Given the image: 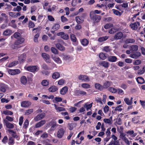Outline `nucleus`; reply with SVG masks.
<instances>
[{"label": "nucleus", "mask_w": 145, "mask_h": 145, "mask_svg": "<svg viewBox=\"0 0 145 145\" xmlns=\"http://www.w3.org/2000/svg\"><path fill=\"white\" fill-rule=\"evenodd\" d=\"M109 91L112 93H115L117 91V89L114 88L110 87L108 89Z\"/></svg>", "instance_id": "55"}, {"label": "nucleus", "mask_w": 145, "mask_h": 145, "mask_svg": "<svg viewBox=\"0 0 145 145\" xmlns=\"http://www.w3.org/2000/svg\"><path fill=\"white\" fill-rule=\"evenodd\" d=\"M21 83L24 85H25L27 82V79L25 76H22L20 79Z\"/></svg>", "instance_id": "21"}, {"label": "nucleus", "mask_w": 145, "mask_h": 145, "mask_svg": "<svg viewBox=\"0 0 145 145\" xmlns=\"http://www.w3.org/2000/svg\"><path fill=\"white\" fill-rule=\"evenodd\" d=\"M96 7H98L100 8H104V9L103 10L104 11L105 10V9L106 10L107 9L106 6L102 4H97L96 6Z\"/></svg>", "instance_id": "39"}, {"label": "nucleus", "mask_w": 145, "mask_h": 145, "mask_svg": "<svg viewBox=\"0 0 145 145\" xmlns=\"http://www.w3.org/2000/svg\"><path fill=\"white\" fill-rule=\"evenodd\" d=\"M12 33V32L11 30L7 29L4 32L3 34L5 36H8L10 35Z\"/></svg>", "instance_id": "34"}, {"label": "nucleus", "mask_w": 145, "mask_h": 145, "mask_svg": "<svg viewBox=\"0 0 145 145\" xmlns=\"http://www.w3.org/2000/svg\"><path fill=\"white\" fill-rule=\"evenodd\" d=\"M46 123L45 120H42L37 123L35 125V127L36 128H39L44 125Z\"/></svg>", "instance_id": "16"}, {"label": "nucleus", "mask_w": 145, "mask_h": 145, "mask_svg": "<svg viewBox=\"0 0 145 145\" xmlns=\"http://www.w3.org/2000/svg\"><path fill=\"white\" fill-rule=\"evenodd\" d=\"M45 116V113L40 114L35 117L34 120L35 121H37L43 119Z\"/></svg>", "instance_id": "11"}, {"label": "nucleus", "mask_w": 145, "mask_h": 145, "mask_svg": "<svg viewBox=\"0 0 145 145\" xmlns=\"http://www.w3.org/2000/svg\"><path fill=\"white\" fill-rule=\"evenodd\" d=\"M114 14L117 15L121 16V14L119 11L114 9L112 10Z\"/></svg>", "instance_id": "59"}, {"label": "nucleus", "mask_w": 145, "mask_h": 145, "mask_svg": "<svg viewBox=\"0 0 145 145\" xmlns=\"http://www.w3.org/2000/svg\"><path fill=\"white\" fill-rule=\"evenodd\" d=\"M126 135L123 133L121 132L120 136V138L123 141L126 139L127 138L125 136Z\"/></svg>", "instance_id": "52"}, {"label": "nucleus", "mask_w": 145, "mask_h": 145, "mask_svg": "<svg viewBox=\"0 0 145 145\" xmlns=\"http://www.w3.org/2000/svg\"><path fill=\"white\" fill-rule=\"evenodd\" d=\"M60 76V75L59 72H55L53 74L52 77L54 79H57Z\"/></svg>", "instance_id": "28"}, {"label": "nucleus", "mask_w": 145, "mask_h": 145, "mask_svg": "<svg viewBox=\"0 0 145 145\" xmlns=\"http://www.w3.org/2000/svg\"><path fill=\"white\" fill-rule=\"evenodd\" d=\"M5 123V125L7 128L9 129H12L14 128V125L12 123H10L7 120H4Z\"/></svg>", "instance_id": "26"}, {"label": "nucleus", "mask_w": 145, "mask_h": 145, "mask_svg": "<svg viewBox=\"0 0 145 145\" xmlns=\"http://www.w3.org/2000/svg\"><path fill=\"white\" fill-rule=\"evenodd\" d=\"M81 44L84 46H87L88 44L89 41L86 39H84L80 40Z\"/></svg>", "instance_id": "24"}, {"label": "nucleus", "mask_w": 145, "mask_h": 145, "mask_svg": "<svg viewBox=\"0 0 145 145\" xmlns=\"http://www.w3.org/2000/svg\"><path fill=\"white\" fill-rule=\"evenodd\" d=\"M7 71L8 73L12 75H14L17 74H18L20 73V71L18 69H8Z\"/></svg>", "instance_id": "6"}, {"label": "nucleus", "mask_w": 145, "mask_h": 145, "mask_svg": "<svg viewBox=\"0 0 145 145\" xmlns=\"http://www.w3.org/2000/svg\"><path fill=\"white\" fill-rule=\"evenodd\" d=\"M78 78L80 80L84 82H88L90 81L89 77L85 75L80 74L78 76Z\"/></svg>", "instance_id": "4"}, {"label": "nucleus", "mask_w": 145, "mask_h": 145, "mask_svg": "<svg viewBox=\"0 0 145 145\" xmlns=\"http://www.w3.org/2000/svg\"><path fill=\"white\" fill-rule=\"evenodd\" d=\"M89 16L90 19L93 21L94 24L99 22L102 18L101 16L100 15L94 14V12L93 11L90 12Z\"/></svg>", "instance_id": "1"}, {"label": "nucleus", "mask_w": 145, "mask_h": 145, "mask_svg": "<svg viewBox=\"0 0 145 145\" xmlns=\"http://www.w3.org/2000/svg\"><path fill=\"white\" fill-rule=\"evenodd\" d=\"M123 36V34L122 32H118L116 33L114 36V39L116 40L121 39Z\"/></svg>", "instance_id": "18"}, {"label": "nucleus", "mask_w": 145, "mask_h": 145, "mask_svg": "<svg viewBox=\"0 0 145 145\" xmlns=\"http://www.w3.org/2000/svg\"><path fill=\"white\" fill-rule=\"evenodd\" d=\"M141 61L140 59H137L133 63L134 65H138L141 64Z\"/></svg>", "instance_id": "61"}, {"label": "nucleus", "mask_w": 145, "mask_h": 145, "mask_svg": "<svg viewBox=\"0 0 145 145\" xmlns=\"http://www.w3.org/2000/svg\"><path fill=\"white\" fill-rule=\"evenodd\" d=\"M26 55L25 54H22L19 57V60L21 61H24L25 59Z\"/></svg>", "instance_id": "42"}, {"label": "nucleus", "mask_w": 145, "mask_h": 145, "mask_svg": "<svg viewBox=\"0 0 145 145\" xmlns=\"http://www.w3.org/2000/svg\"><path fill=\"white\" fill-rule=\"evenodd\" d=\"M56 48L60 51H64L65 50V47L59 43H57L56 45Z\"/></svg>", "instance_id": "29"}, {"label": "nucleus", "mask_w": 145, "mask_h": 145, "mask_svg": "<svg viewBox=\"0 0 145 145\" xmlns=\"http://www.w3.org/2000/svg\"><path fill=\"white\" fill-rule=\"evenodd\" d=\"M29 124V121L28 120L26 119L24 122L23 127L25 129L27 128Z\"/></svg>", "instance_id": "56"}, {"label": "nucleus", "mask_w": 145, "mask_h": 145, "mask_svg": "<svg viewBox=\"0 0 145 145\" xmlns=\"http://www.w3.org/2000/svg\"><path fill=\"white\" fill-rule=\"evenodd\" d=\"M95 87L96 89L100 91L103 89L102 86L99 83H95Z\"/></svg>", "instance_id": "32"}, {"label": "nucleus", "mask_w": 145, "mask_h": 145, "mask_svg": "<svg viewBox=\"0 0 145 145\" xmlns=\"http://www.w3.org/2000/svg\"><path fill=\"white\" fill-rule=\"evenodd\" d=\"M16 40L14 43L13 45L11 46V48L12 49L18 48L22 47L20 44L23 43L25 40L24 39L23 37H20L19 39Z\"/></svg>", "instance_id": "2"}, {"label": "nucleus", "mask_w": 145, "mask_h": 145, "mask_svg": "<svg viewBox=\"0 0 145 145\" xmlns=\"http://www.w3.org/2000/svg\"><path fill=\"white\" fill-rule=\"evenodd\" d=\"M116 123L118 125H121L122 124V122L121 121V119L120 118H119L117 119L116 121L114 123Z\"/></svg>", "instance_id": "58"}, {"label": "nucleus", "mask_w": 145, "mask_h": 145, "mask_svg": "<svg viewBox=\"0 0 145 145\" xmlns=\"http://www.w3.org/2000/svg\"><path fill=\"white\" fill-rule=\"evenodd\" d=\"M117 58L115 56H109L108 57V60L110 62H114L117 61Z\"/></svg>", "instance_id": "19"}, {"label": "nucleus", "mask_w": 145, "mask_h": 145, "mask_svg": "<svg viewBox=\"0 0 145 145\" xmlns=\"http://www.w3.org/2000/svg\"><path fill=\"white\" fill-rule=\"evenodd\" d=\"M86 16L85 14L83 13L81 16H76L75 19L77 23L82 22L84 20V18Z\"/></svg>", "instance_id": "7"}, {"label": "nucleus", "mask_w": 145, "mask_h": 145, "mask_svg": "<svg viewBox=\"0 0 145 145\" xmlns=\"http://www.w3.org/2000/svg\"><path fill=\"white\" fill-rule=\"evenodd\" d=\"M52 105L54 106L55 109L57 112H61L65 110V109L63 107L58 106L55 104H52Z\"/></svg>", "instance_id": "17"}, {"label": "nucleus", "mask_w": 145, "mask_h": 145, "mask_svg": "<svg viewBox=\"0 0 145 145\" xmlns=\"http://www.w3.org/2000/svg\"><path fill=\"white\" fill-rule=\"evenodd\" d=\"M100 65L105 68H107L109 66V63L108 62L104 61L101 62Z\"/></svg>", "instance_id": "33"}, {"label": "nucleus", "mask_w": 145, "mask_h": 145, "mask_svg": "<svg viewBox=\"0 0 145 145\" xmlns=\"http://www.w3.org/2000/svg\"><path fill=\"white\" fill-rule=\"evenodd\" d=\"M124 101L125 103L128 105H131L133 103V102H131L130 100L129 99V98L127 97L124 98Z\"/></svg>", "instance_id": "37"}, {"label": "nucleus", "mask_w": 145, "mask_h": 145, "mask_svg": "<svg viewBox=\"0 0 145 145\" xmlns=\"http://www.w3.org/2000/svg\"><path fill=\"white\" fill-rule=\"evenodd\" d=\"M65 130L63 128L59 129L57 133V137L59 138H61L64 135Z\"/></svg>", "instance_id": "8"}, {"label": "nucleus", "mask_w": 145, "mask_h": 145, "mask_svg": "<svg viewBox=\"0 0 145 145\" xmlns=\"http://www.w3.org/2000/svg\"><path fill=\"white\" fill-rule=\"evenodd\" d=\"M57 87L55 86H50L48 89V91L51 92H54L57 90Z\"/></svg>", "instance_id": "25"}, {"label": "nucleus", "mask_w": 145, "mask_h": 145, "mask_svg": "<svg viewBox=\"0 0 145 145\" xmlns=\"http://www.w3.org/2000/svg\"><path fill=\"white\" fill-rule=\"evenodd\" d=\"M106 123L109 125H111L112 122V121L109 119L105 118L103 120Z\"/></svg>", "instance_id": "50"}, {"label": "nucleus", "mask_w": 145, "mask_h": 145, "mask_svg": "<svg viewBox=\"0 0 145 145\" xmlns=\"http://www.w3.org/2000/svg\"><path fill=\"white\" fill-rule=\"evenodd\" d=\"M70 37L71 40L74 42H75L76 41V36L73 34H71L70 35Z\"/></svg>", "instance_id": "48"}, {"label": "nucleus", "mask_w": 145, "mask_h": 145, "mask_svg": "<svg viewBox=\"0 0 145 145\" xmlns=\"http://www.w3.org/2000/svg\"><path fill=\"white\" fill-rule=\"evenodd\" d=\"M99 57L101 59L103 60L105 59L106 58L105 54L102 52H101L99 54Z\"/></svg>", "instance_id": "53"}, {"label": "nucleus", "mask_w": 145, "mask_h": 145, "mask_svg": "<svg viewBox=\"0 0 145 145\" xmlns=\"http://www.w3.org/2000/svg\"><path fill=\"white\" fill-rule=\"evenodd\" d=\"M67 87L66 86L64 87L60 91V94L62 95L65 94L67 92Z\"/></svg>", "instance_id": "30"}, {"label": "nucleus", "mask_w": 145, "mask_h": 145, "mask_svg": "<svg viewBox=\"0 0 145 145\" xmlns=\"http://www.w3.org/2000/svg\"><path fill=\"white\" fill-rule=\"evenodd\" d=\"M141 55V53L139 52H137L134 54H130L129 56L133 58L137 59Z\"/></svg>", "instance_id": "15"}, {"label": "nucleus", "mask_w": 145, "mask_h": 145, "mask_svg": "<svg viewBox=\"0 0 145 145\" xmlns=\"http://www.w3.org/2000/svg\"><path fill=\"white\" fill-rule=\"evenodd\" d=\"M60 27V25L58 24H54L52 27V29L54 31H57L59 29Z\"/></svg>", "instance_id": "45"}, {"label": "nucleus", "mask_w": 145, "mask_h": 145, "mask_svg": "<svg viewBox=\"0 0 145 145\" xmlns=\"http://www.w3.org/2000/svg\"><path fill=\"white\" fill-rule=\"evenodd\" d=\"M118 29L116 27H113L109 30L108 32L110 34H113L118 31Z\"/></svg>", "instance_id": "41"}, {"label": "nucleus", "mask_w": 145, "mask_h": 145, "mask_svg": "<svg viewBox=\"0 0 145 145\" xmlns=\"http://www.w3.org/2000/svg\"><path fill=\"white\" fill-rule=\"evenodd\" d=\"M42 56L46 63H50V57L48 54L45 53H43Z\"/></svg>", "instance_id": "12"}, {"label": "nucleus", "mask_w": 145, "mask_h": 145, "mask_svg": "<svg viewBox=\"0 0 145 145\" xmlns=\"http://www.w3.org/2000/svg\"><path fill=\"white\" fill-rule=\"evenodd\" d=\"M112 83L111 82L107 81L105 82L103 84V85L102 86L103 87V88H107L109 87L110 86H111Z\"/></svg>", "instance_id": "22"}, {"label": "nucleus", "mask_w": 145, "mask_h": 145, "mask_svg": "<svg viewBox=\"0 0 145 145\" xmlns=\"http://www.w3.org/2000/svg\"><path fill=\"white\" fill-rule=\"evenodd\" d=\"M41 84L43 86H47L49 84V81L48 80H44L42 81Z\"/></svg>", "instance_id": "35"}, {"label": "nucleus", "mask_w": 145, "mask_h": 145, "mask_svg": "<svg viewBox=\"0 0 145 145\" xmlns=\"http://www.w3.org/2000/svg\"><path fill=\"white\" fill-rule=\"evenodd\" d=\"M51 124V127L49 130L51 131H54L58 126L56 122L54 120H52L49 122V124Z\"/></svg>", "instance_id": "5"}, {"label": "nucleus", "mask_w": 145, "mask_h": 145, "mask_svg": "<svg viewBox=\"0 0 145 145\" xmlns=\"http://www.w3.org/2000/svg\"><path fill=\"white\" fill-rule=\"evenodd\" d=\"M63 60L70 61L72 59V58L69 55H63Z\"/></svg>", "instance_id": "27"}, {"label": "nucleus", "mask_w": 145, "mask_h": 145, "mask_svg": "<svg viewBox=\"0 0 145 145\" xmlns=\"http://www.w3.org/2000/svg\"><path fill=\"white\" fill-rule=\"evenodd\" d=\"M49 139H47L42 141V144L44 145H53L52 144L48 142V141H49Z\"/></svg>", "instance_id": "57"}, {"label": "nucleus", "mask_w": 145, "mask_h": 145, "mask_svg": "<svg viewBox=\"0 0 145 145\" xmlns=\"http://www.w3.org/2000/svg\"><path fill=\"white\" fill-rule=\"evenodd\" d=\"M7 86L4 84L0 82V90L3 92L6 91Z\"/></svg>", "instance_id": "23"}, {"label": "nucleus", "mask_w": 145, "mask_h": 145, "mask_svg": "<svg viewBox=\"0 0 145 145\" xmlns=\"http://www.w3.org/2000/svg\"><path fill=\"white\" fill-rule=\"evenodd\" d=\"M18 63V61H14L10 63L8 65V67H11L16 65Z\"/></svg>", "instance_id": "44"}, {"label": "nucleus", "mask_w": 145, "mask_h": 145, "mask_svg": "<svg viewBox=\"0 0 145 145\" xmlns=\"http://www.w3.org/2000/svg\"><path fill=\"white\" fill-rule=\"evenodd\" d=\"M113 25L112 24L108 23L105 25L104 26V28L105 29H108L113 27Z\"/></svg>", "instance_id": "46"}, {"label": "nucleus", "mask_w": 145, "mask_h": 145, "mask_svg": "<svg viewBox=\"0 0 145 145\" xmlns=\"http://www.w3.org/2000/svg\"><path fill=\"white\" fill-rule=\"evenodd\" d=\"M33 109H30L27 110H25V114L26 115H29L33 113Z\"/></svg>", "instance_id": "49"}, {"label": "nucleus", "mask_w": 145, "mask_h": 145, "mask_svg": "<svg viewBox=\"0 0 145 145\" xmlns=\"http://www.w3.org/2000/svg\"><path fill=\"white\" fill-rule=\"evenodd\" d=\"M74 93L77 95H84L86 94V93L83 91L81 90H76Z\"/></svg>", "instance_id": "20"}, {"label": "nucleus", "mask_w": 145, "mask_h": 145, "mask_svg": "<svg viewBox=\"0 0 145 145\" xmlns=\"http://www.w3.org/2000/svg\"><path fill=\"white\" fill-rule=\"evenodd\" d=\"M52 58L56 63L57 64H61L62 63L61 59L57 56H53V55L51 56Z\"/></svg>", "instance_id": "14"}, {"label": "nucleus", "mask_w": 145, "mask_h": 145, "mask_svg": "<svg viewBox=\"0 0 145 145\" xmlns=\"http://www.w3.org/2000/svg\"><path fill=\"white\" fill-rule=\"evenodd\" d=\"M81 86L84 89H88L90 88V85L88 84L84 83L81 84Z\"/></svg>", "instance_id": "43"}, {"label": "nucleus", "mask_w": 145, "mask_h": 145, "mask_svg": "<svg viewBox=\"0 0 145 145\" xmlns=\"http://www.w3.org/2000/svg\"><path fill=\"white\" fill-rule=\"evenodd\" d=\"M92 103L89 104H88V103H86L84 105V106L86 108L87 110L88 111L92 107Z\"/></svg>", "instance_id": "36"}, {"label": "nucleus", "mask_w": 145, "mask_h": 145, "mask_svg": "<svg viewBox=\"0 0 145 145\" xmlns=\"http://www.w3.org/2000/svg\"><path fill=\"white\" fill-rule=\"evenodd\" d=\"M14 37L16 39H18L20 37H21V34L18 32L15 33L13 35Z\"/></svg>", "instance_id": "51"}, {"label": "nucleus", "mask_w": 145, "mask_h": 145, "mask_svg": "<svg viewBox=\"0 0 145 145\" xmlns=\"http://www.w3.org/2000/svg\"><path fill=\"white\" fill-rule=\"evenodd\" d=\"M130 26L133 30H137L140 28V23L137 22L133 23H131L130 25Z\"/></svg>", "instance_id": "9"}, {"label": "nucleus", "mask_w": 145, "mask_h": 145, "mask_svg": "<svg viewBox=\"0 0 145 145\" xmlns=\"http://www.w3.org/2000/svg\"><path fill=\"white\" fill-rule=\"evenodd\" d=\"M65 82V80L63 79H61L58 81V84L59 85H63Z\"/></svg>", "instance_id": "62"}, {"label": "nucleus", "mask_w": 145, "mask_h": 145, "mask_svg": "<svg viewBox=\"0 0 145 145\" xmlns=\"http://www.w3.org/2000/svg\"><path fill=\"white\" fill-rule=\"evenodd\" d=\"M31 105V103L28 101H23L21 104V106L22 107H27Z\"/></svg>", "instance_id": "13"}, {"label": "nucleus", "mask_w": 145, "mask_h": 145, "mask_svg": "<svg viewBox=\"0 0 145 145\" xmlns=\"http://www.w3.org/2000/svg\"><path fill=\"white\" fill-rule=\"evenodd\" d=\"M25 68L27 71L33 73H35L39 70V67L37 65L29 66L25 67Z\"/></svg>", "instance_id": "3"}, {"label": "nucleus", "mask_w": 145, "mask_h": 145, "mask_svg": "<svg viewBox=\"0 0 145 145\" xmlns=\"http://www.w3.org/2000/svg\"><path fill=\"white\" fill-rule=\"evenodd\" d=\"M95 101L97 103H99L101 105L103 104V102L102 101L101 99L99 97L95 98Z\"/></svg>", "instance_id": "64"}, {"label": "nucleus", "mask_w": 145, "mask_h": 145, "mask_svg": "<svg viewBox=\"0 0 145 145\" xmlns=\"http://www.w3.org/2000/svg\"><path fill=\"white\" fill-rule=\"evenodd\" d=\"M3 113L5 115H12L13 114V112L10 111L6 110L3 112Z\"/></svg>", "instance_id": "60"}, {"label": "nucleus", "mask_w": 145, "mask_h": 145, "mask_svg": "<svg viewBox=\"0 0 145 145\" xmlns=\"http://www.w3.org/2000/svg\"><path fill=\"white\" fill-rule=\"evenodd\" d=\"M138 46L137 45H133L130 46L131 50L136 51L138 50Z\"/></svg>", "instance_id": "40"}, {"label": "nucleus", "mask_w": 145, "mask_h": 145, "mask_svg": "<svg viewBox=\"0 0 145 145\" xmlns=\"http://www.w3.org/2000/svg\"><path fill=\"white\" fill-rule=\"evenodd\" d=\"M135 41V40L133 39H128L125 40V42L126 43H134Z\"/></svg>", "instance_id": "47"}, {"label": "nucleus", "mask_w": 145, "mask_h": 145, "mask_svg": "<svg viewBox=\"0 0 145 145\" xmlns=\"http://www.w3.org/2000/svg\"><path fill=\"white\" fill-rule=\"evenodd\" d=\"M51 50L52 52L55 54H57L58 52L57 49L54 47H52L51 48Z\"/></svg>", "instance_id": "54"}, {"label": "nucleus", "mask_w": 145, "mask_h": 145, "mask_svg": "<svg viewBox=\"0 0 145 145\" xmlns=\"http://www.w3.org/2000/svg\"><path fill=\"white\" fill-rule=\"evenodd\" d=\"M8 143L10 145H12L14 144V142L13 138L10 137L9 138Z\"/></svg>", "instance_id": "63"}, {"label": "nucleus", "mask_w": 145, "mask_h": 145, "mask_svg": "<svg viewBox=\"0 0 145 145\" xmlns=\"http://www.w3.org/2000/svg\"><path fill=\"white\" fill-rule=\"evenodd\" d=\"M108 38V37L106 36L99 38L98 39V41L99 42H102L107 40Z\"/></svg>", "instance_id": "38"}, {"label": "nucleus", "mask_w": 145, "mask_h": 145, "mask_svg": "<svg viewBox=\"0 0 145 145\" xmlns=\"http://www.w3.org/2000/svg\"><path fill=\"white\" fill-rule=\"evenodd\" d=\"M57 35L58 36H60L62 39L64 40H68L69 38V36L67 34L63 32H61L58 33L57 34Z\"/></svg>", "instance_id": "10"}, {"label": "nucleus", "mask_w": 145, "mask_h": 145, "mask_svg": "<svg viewBox=\"0 0 145 145\" xmlns=\"http://www.w3.org/2000/svg\"><path fill=\"white\" fill-rule=\"evenodd\" d=\"M136 80L138 84H142L144 83V79L142 77H138L137 79Z\"/></svg>", "instance_id": "31"}]
</instances>
